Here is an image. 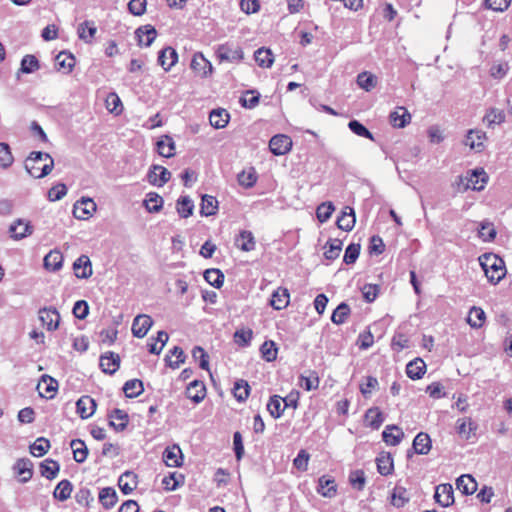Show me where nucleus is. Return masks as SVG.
I'll list each match as a JSON object with an SVG mask.
<instances>
[{"instance_id":"c9c22d12","label":"nucleus","mask_w":512,"mask_h":512,"mask_svg":"<svg viewBox=\"0 0 512 512\" xmlns=\"http://www.w3.org/2000/svg\"><path fill=\"white\" fill-rule=\"evenodd\" d=\"M230 115L225 109H216L211 111L209 121L212 127L216 129L225 128L229 122Z\"/></svg>"},{"instance_id":"6ab92c4d","label":"nucleus","mask_w":512,"mask_h":512,"mask_svg":"<svg viewBox=\"0 0 512 512\" xmlns=\"http://www.w3.org/2000/svg\"><path fill=\"white\" fill-rule=\"evenodd\" d=\"M138 476L132 471H125L118 479V486L125 495L131 494L137 487Z\"/></svg>"},{"instance_id":"0e129e2a","label":"nucleus","mask_w":512,"mask_h":512,"mask_svg":"<svg viewBox=\"0 0 512 512\" xmlns=\"http://www.w3.org/2000/svg\"><path fill=\"white\" fill-rule=\"evenodd\" d=\"M409 501L407 490L404 487L396 486L391 496V504L397 508L403 507Z\"/></svg>"},{"instance_id":"4be33fe9","label":"nucleus","mask_w":512,"mask_h":512,"mask_svg":"<svg viewBox=\"0 0 512 512\" xmlns=\"http://www.w3.org/2000/svg\"><path fill=\"white\" fill-rule=\"evenodd\" d=\"M186 396L194 403H200L206 396V387L202 381L194 380L186 388Z\"/></svg>"},{"instance_id":"4d7b16f0","label":"nucleus","mask_w":512,"mask_h":512,"mask_svg":"<svg viewBox=\"0 0 512 512\" xmlns=\"http://www.w3.org/2000/svg\"><path fill=\"white\" fill-rule=\"evenodd\" d=\"M299 385L301 388L310 391L316 389L319 385V377L317 372L308 371V374H302L299 379Z\"/></svg>"},{"instance_id":"69168bd1","label":"nucleus","mask_w":512,"mask_h":512,"mask_svg":"<svg viewBox=\"0 0 512 512\" xmlns=\"http://www.w3.org/2000/svg\"><path fill=\"white\" fill-rule=\"evenodd\" d=\"M282 397L278 395H274L270 398L268 404H267V410L269 411L270 415L277 419L279 418L283 412H284V406L282 407Z\"/></svg>"},{"instance_id":"774afa93","label":"nucleus","mask_w":512,"mask_h":512,"mask_svg":"<svg viewBox=\"0 0 512 512\" xmlns=\"http://www.w3.org/2000/svg\"><path fill=\"white\" fill-rule=\"evenodd\" d=\"M14 162L11 149L7 143H0V167L8 169Z\"/></svg>"},{"instance_id":"338daca9","label":"nucleus","mask_w":512,"mask_h":512,"mask_svg":"<svg viewBox=\"0 0 512 512\" xmlns=\"http://www.w3.org/2000/svg\"><path fill=\"white\" fill-rule=\"evenodd\" d=\"M40 68L38 59L34 55H25L21 60L20 71L22 73H32Z\"/></svg>"},{"instance_id":"2f4dec72","label":"nucleus","mask_w":512,"mask_h":512,"mask_svg":"<svg viewBox=\"0 0 512 512\" xmlns=\"http://www.w3.org/2000/svg\"><path fill=\"white\" fill-rule=\"evenodd\" d=\"M383 440L386 444L391 446H396L400 443L402 438L404 437L403 431L395 426V425H388L383 433H382Z\"/></svg>"},{"instance_id":"7ed1b4c3","label":"nucleus","mask_w":512,"mask_h":512,"mask_svg":"<svg viewBox=\"0 0 512 512\" xmlns=\"http://www.w3.org/2000/svg\"><path fill=\"white\" fill-rule=\"evenodd\" d=\"M215 54L220 63H240L244 59L242 48L229 42L218 45Z\"/></svg>"},{"instance_id":"e433bc0d","label":"nucleus","mask_w":512,"mask_h":512,"mask_svg":"<svg viewBox=\"0 0 512 512\" xmlns=\"http://www.w3.org/2000/svg\"><path fill=\"white\" fill-rule=\"evenodd\" d=\"M425 371H426V364L420 358H416V359L410 361L406 366L407 376L414 380L422 378Z\"/></svg>"},{"instance_id":"b1692460","label":"nucleus","mask_w":512,"mask_h":512,"mask_svg":"<svg viewBox=\"0 0 512 512\" xmlns=\"http://www.w3.org/2000/svg\"><path fill=\"white\" fill-rule=\"evenodd\" d=\"M178 55L174 48H163L158 55V63L165 71H169L177 62Z\"/></svg>"},{"instance_id":"0eeeda50","label":"nucleus","mask_w":512,"mask_h":512,"mask_svg":"<svg viewBox=\"0 0 512 512\" xmlns=\"http://www.w3.org/2000/svg\"><path fill=\"white\" fill-rule=\"evenodd\" d=\"M191 68L196 74L203 78L210 76L213 72V66L211 62L207 60L200 52L193 55Z\"/></svg>"},{"instance_id":"4c0bfd02","label":"nucleus","mask_w":512,"mask_h":512,"mask_svg":"<svg viewBox=\"0 0 512 512\" xmlns=\"http://www.w3.org/2000/svg\"><path fill=\"white\" fill-rule=\"evenodd\" d=\"M117 500L118 497L114 488L105 487L100 490L99 501L106 510L113 508L117 503Z\"/></svg>"},{"instance_id":"5701e85b","label":"nucleus","mask_w":512,"mask_h":512,"mask_svg":"<svg viewBox=\"0 0 512 512\" xmlns=\"http://www.w3.org/2000/svg\"><path fill=\"white\" fill-rule=\"evenodd\" d=\"M390 123L395 128H404L411 121V115L405 107L399 106L389 116Z\"/></svg>"},{"instance_id":"473e14b6","label":"nucleus","mask_w":512,"mask_h":512,"mask_svg":"<svg viewBox=\"0 0 512 512\" xmlns=\"http://www.w3.org/2000/svg\"><path fill=\"white\" fill-rule=\"evenodd\" d=\"M431 447V439L427 433L420 432L413 440V449L417 454L426 455L431 450Z\"/></svg>"},{"instance_id":"9d476101","label":"nucleus","mask_w":512,"mask_h":512,"mask_svg":"<svg viewBox=\"0 0 512 512\" xmlns=\"http://www.w3.org/2000/svg\"><path fill=\"white\" fill-rule=\"evenodd\" d=\"M153 324V320L149 315H137L132 323V334L134 337L143 338L147 335Z\"/></svg>"},{"instance_id":"3c124183","label":"nucleus","mask_w":512,"mask_h":512,"mask_svg":"<svg viewBox=\"0 0 512 512\" xmlns=\"http://www.w3.org/2000/svg\"><path fill=\"white\" fill-rule=\"evenodd\" d=\"M186 356L182 348L175 346L172 350H170V355H166L165 362L167 366L176 369L180 366V364L184 363Z\"/></svg>"},{"instance_id":"13d9d810","label":"nucleus","mask_w":512,"mask_h":512,"mask_svg":"<svg viewBox=\"0 0 512 512\" xmlns=\"http://www.w3.org/2000/svg\"><path fill=\"white\" fill-rule=\"evenodd\" d=\"M376 463H377V470L381 475L387 476V475L391 474V472L393 470V459L389 453L381 454L376 459Z\"/></svg>"},{"instance_id":"c85d7f7f","label":"nucleus","mask_w":512,"mask_h":512,"mask_svg":"<svg viewBox=\"0 0 512 512\" xmlns=\"http://www.w3.org/2000/svg\"><path fill=\"white\" fill-rule=\"evenodd\" d=\"M456 487L464 495H472L477 490V482L471 475L464 474L456 479Z\"/></svg>"},{"instance_id":"412c9836","label":"nucleus","mask_w":512,"mask_h":512,"mask_svg":"<svg viewBox=\"0 0 512 512\" xmlns=\"http://www.w3.org/2000/svg\"><path fill=\"white\" fill-rule=\"evenodd\" d=\"M465 180H466V184H465V188L466 189H473V190H477V191H480L484 188L486 182H487V177H486V173L484 172V170H473L471 171L468 176L465 177Z\"/></svg>"},{"instance_id":"39448f33","label":"nucleus","mask_w":512,"mask_h":512,"mask_svg":"<svg viewBox=\"0 0 512 512\" xmlns=\"http://www.w3.org/2000/svg\"><path fill=\"white\" fill-rule=\"evenodd\" d=\"M39 320L49 331H55L59 327L60 314L55 307H43L38 311Z\"/></svg>"},{"instance_id":"2eb2a0df","label":"nucleus","mask_w":512,"mask_h":512,"mask_svg":"<svg viewBox=\"0 0 512 512\" xmlns=\"http://www.w3.org/2000/svg\"><path fill=\"white\" fill-rule=\"evenodd\" d=\"M135 36L139 46L149 47L157 36L156 29L150 25H143L136 29Z\"/></svg>"},{"instance_id":"37998d69","label":"nucleus","mask_w":512,"mask_h":512,"mask_svg":"<svg viewBox=\"0 0 512 512\" xmlns=\"http://www.w3.org/2000/svg\"><path fill=\"white\" fill-rule=\"evenodd\" d=\"M163 198L156 192H149L144 200V206L150 213H157L163 207Z\"/></svg>"},{"instance_id":"c756f323","label":"nucleus","mask_w":512,"mask_h":512,"mask_svg":"<svg viewBox=\"0 0 512 512\" xmlns=\"http://www.w3.org/2000/svg\"><path fill=\"white\" fill-rule=\"evenodd\" d=\"M55 66L68 74L75 66V57L70 52L62 51L55 57Z\"/></svg>"},{"instance_id":"a211bd4d","label":"nucleus","mask_w":512,"mask_h":512,"mask_svg":"<svg viewBox=\"0 0 512 512\" xmlns=\"http://www.w3.org/2000/svg\"><path fill=\"white\" fill-rule=\"evenodd\" d=\"M162 458L168 467H180L183 461L182 452L178 445L168 446L164 450Z\"/></svg>"},{"instance_id":"603ef678","label":"nucleus","mask_w":512,"mask_h":512,"mask_svg":"<svg viewBox=\"0 0 512 512\" xmlns=\"http://www.w3.org/2000/svg\"><path fill=\"white\" fill-rule=\"evenodd\" d=\"M123 391L128 398L138 397L143 393V382L139 379H131L125 382Z\"/></svg>"},{"instance_id":"5fc2aeb1","label":"nucleus","mask_w":512,"mask_h":512,"mask_svg":"<svg viewBox=\"0 0 512 512\" xmlns=\"http://www.w3.org/2000/svg\"><path fill=\"white\" fill-rule=\"evenodd\" d=\"M105 106L109 112L114 113L115 115H119L123 111L121 99L115 92H110L107 95L105 99Z\"/></svg>"},{"instance_id":"bb28decb","label":"nucleus","mask_w":512,"mask_h":512,"mask_svg":"<svg viewBox=\"0 0 512 512\" xmlns=\"http://www.w3.org/2000/svg\"><path fill=\"white\" fill-rule=\"evenodd\" d=\"M290 295L286 288L278 287L271 295L270 305L275 310H281L289 304Z\"/></svg>"},{"instance_id":"6e6d98bb","label":"nucleus","mask_w":512,"mask_h":512,"mask_svg":"<svg viewBox=\"0 0 512 512\" xmlns=\"http://www.w3.org/2000/svg\"><path fill=\"white\" fill-rule=\"evenodd\" d=\"M250 393V386L246 380L240 379L234 383L233 394L237 401L244 402Z\"/></svg>"},{"instance_id":"a18cd8bd","label":"nucleus","mask_w":512,"mask_h":512,"mask_svg":"<svg viewBox=\"0 0 512 512\" xmlns=\"http://www.w3.org/2000/svg\"><path fill=\"white\" fill-rule=\"evenodd\" d=\"M59 470V463L52 459H46L40 465L41 475L47 478L48 480L54 479L59 473Z\"/></svg>"},{"instance_id":"1a4fd4ad","label":"nucleus","mask_w":512,"mask_h":512,"mask_svg":"<svg viewBox=\"0 0 512 512\" xmlns=\"http://www.w3.org/2000/svg\"><path fill=\"white\" fill-rule=\"evenodd\" d=\"M291 146V138L282 134L273 136L269 142L270 151L277 156L286 154L291 149Z\"/></svg>"},{"instance_id":"f8f14e48","label":"nucleus","mask_w":512,"mask_h":512,"mask_svg":"<svg viewBox=\"0 0 512 512\" xmlns=\"http://www.w3.org/2000/svg\"><path fill=\"white\" fill-rule=\"evenodd\" d=\"M434 498L443 507H449L454 502L453 487L451 484H440L435 489Z\"/></svg>"},{"instance_id":"f704fd0d","label":"nucleus","mask_w":512,"mask_h":512,"mask_svg":"<svg viewBox=\"0 0 512 512\" xmlns=\"http://www.w3.org/2000/svg\"><path fill=\"white\" fill-rule=\"evenodd\" d=\"M356 222L355 212L351 207H345L342 215L337 219V226L343 231H350L353 229Z\"/></svg>"},{"instance_id":"72a5a7b5","label":"nucleus","mask_w":512,"mask_h":512,"mask_svg":"<svg viewBox=\"0 0 512 512\" xmlns=\"http://www.w3.org/2000/svg\"><path fill=\"white\" fill-rule=\"evenodd\" d=\"M158 153L165 157L171 158L175 155V142L171 136L164 135L157 141Z\"/></svg>"},{"instance_id":"c03bdc74","label":"nucleus","mask_w":512,"mask_h":512,"mask_svg":"<svg viewBox=\"0 0 512 512\" xmlns=\"http://www.w3.org/2000/svg\"><path fill=\"white\" fill-rule=\"evenodd\" d=\"M96 32L97 28L92 21H84L78 26V36L86 43L92 42Z\"/></svg>"},{"instance_id":"4468645a","label":"nucleus","mask_w":512,"mask_h":512,"mask_svg":"<svg viewBox=\"0 0 512 512\" xmlns=\"http://www.w3.org/2000/svg\"><path fill=\"white\" fill-rule=\"evenodd\" d=\"M14 472L20 476L21 483L28 482L33 476V463L28 458H20L13 466Z\"/></svg>"},{"instance_id":"09e8293b","label":"nucleus","mask_w":512,"mask_h":512,"mask_svg":"<svg viewBox=\"0 0 512 512\" xmlns=\"http://www.w3.org/2000/svg\"><path fill=\"white\" fill-rule=\"evenodd\" d=\"M218 201L214 196L203 195L201 201L200 213L204 216H212L217 213Z\"/></svg>"},{"instance_id":"cd10ccee","label":"nucleus","mask_w":512,"mask_h":512,"mask_svg":"<svg viewBox=\"0 0 512 512\" xmlns=\"http://www.w3.org/2000/svg\"><path fill=\"white\" fill-rule=\"evenodd\" d=\"M63 260V255L59 250H51L44 257V268L48 271L56 272L62 268Z\"/></svg>"},{"instance_id":"a19ab883","label":"nucleus","mask_w":512,"mask_h":512,"mask_svg":"<svg viewBox=\"0 0 512 512\" xmlns=\"http://www.w3.org/2000/svg\"><path fill=\"white\" fill-rule=\"evenodd\" d=\"M477 426L471 418L458 419L457 421V432L458 434L468 440L474 435Z\"/></svg>"},{"instance_id":"49530a36","label":"nucleus","mask_w":512,"mask_h":512,"mask_svg":"<svg viewBox=\"0 0 512 512\" xmlns=\"http://www.w3.org/2000/svg\"><path fill=\"white\" fill-rule=\"evenodd\" d=\"M384 421L382 412L378 408H370L365 413V425L378 429Z\"/></svg>"},{"instance_id":"f257e3e1","label":"nucleus","mask_w":512,"mask_h":512,"mask_svg":"<svg viewBox=\"0 0 512 512\" xmlns=\"http://www.w3.org/2000/svg\"><path fill=\"white\" fill-rule=\"evenodd\" d=\"M24 167L31 177L40 179L51 173L54 160L49 153L33 151L25 159Z\"/></svg>"},{"instance_id":"f03ea898","label":"nucleus","mask_w":512,"mask_h":512,"mask_svg":"<svg viewBox=\"0 0 512 512\" xmlns=\"http://www.w3.org/2000/svg\"><path fill=\"white\" fill-rule=\"evenodd\" d=\"M479 263L489 282L492 284H497L506 275L505 263L496 254H483L479 257Z\"/></svg>"},{"instance_id":"aec40b11","label":"nucleus","mask_w":512,"mask_h":512,"mask_svg":"<svg viewBox=\"0 0 512 512\" xmlns=\"http://www.w3.org/2000/svg\"><path fill=\"white\" fill-rule=\"evenodd\" d=\"M100 367L106 374H114L120 367V357L114 352H108L100 357Z\"/></svg>"},{"instance_id":"f3484780","label":"nucleus","mask_w":512,"mask_h":512,"mask_svg":"<svg viewBox=\"0 0 512 512\" xmlns=\"http://www.w3.org/2000/svg\"><path fill=\"white\" fill-rule=\"evenodd\" d=\"M486 140V133L479 129H470L467 132L464 144L469 146L471 149L478 152L484 148V141Z\"/></svg>"},{"instance_id":"de8ad7c7","label":"nucleus","mask_w":512,"mask_h":512,"mask_svg":"<svg viewBox=\"0 0 512 512\" xmlns=\"http://www.w3.org/2000/svg\"><path fill=\"white\" fill-rule=\"evenodd\" d=\"M184 479V475L177 472H171L162 479L163 488L166 491H174L184 484Z\"/></svg>"},{"instance_id":"a878e982","label":"nucleus","mask_w":512,"mask_h":512,"mask_svg":"<svg viewBox=\"0 0 512 512\" xmlns=\"http://www.w3.org/2000/svg\"><path fill=\"white\" fill-rule=\"evenodd\" d=\"M58 388V382L49 375H43L41 377V381L38 384V389H43V391H39L40 396L45 397L47 399H52L55 395V392Z\"/></svg>"},{"instance_id":"bf43d9fd","label":"nucleus","mask_w":512,"mask_h":512,"mask_svg":"<svg viewBox=\"0 0 512 512\" xmlns=\"http://www.w3.org/2000/svg\"><path fill=\"white\" fill-rule=\"evenodd\" d=\"M324 256L328 260H334L339 257L342 251V242L339 239H331L325 245Z\"/></svg>"},{"instance_id":"6e6552de","label":"nucleus","mask_w":512,"mask_h":512,"mask_svg":"<svg viewBox=\"0 0 512 512\" xmlns=\"http://www.w3.org/2000/svg\"><path fill=\"white\" fill-rule=\"evenodd\" d=\"M9 233L14 240H21L33 233V226L30 221L19 218L10 225Z\"/></svg>"},{"instance_id":"ea45409f","label":"nucleus","mask_w":512,"mask_h":512,"mask_svg":"<svg viewBox=\"0 0 512 512\" xmlns=\"http://www.w3.org/2000/svg\"><path fill=\"white\" fill-rule=\"evenodd\" d=\"M256 63L262 68H270L274 63V56L270 49L261 47L254 52Z\"/></svg>"},{"instance_id":"e2e57ef3","label":"nucleus","mask_w":512,"mask_h":512,"mask_svg":"<svg viewBox=\"0 0 512 512\" xmlns=\"http://www.w3.org/2000/svg\"><path fill=\"white\" fill-rule=\"evenodd\" d=\"M377 83V78L370 72H362L357 76V84L363 90L371 91Z\"/></svg>"},{"instance_id":"ddd939ff","label":"nucleus","mask_w":512,"mask_h":512,"mask_svg":"<svg viewBox=\"0 0 512 512\" xmlns=\"http://www.w3.org/2000/svg\"><path fill=\"white\" fill-rule=\"evenodd\" d=\"M96 407V401L88 395L80 397L76 402L77 413L82 419L90 418L95 413Z\"/></svg>"},{"instance_id":"9b49d317","label":"nucleus","mask_w":512,"mask_h":512,"mask_svg":"<svg viewBox=\"0 0 512 512\" xmlns=\"http://www.w3.org/2000/svg\"><path fill=\"white\" fill-rule=\"evenodd\" d=\"M109 426L114 428L115 431L121 432L125 430L129 423L128 414L119 408L113 409L109 414Z\"/></svg>"},{"instance_id":"79ce46f5","label":"nucleus","mask_w":512,"mask_h":512,"mask_svg":"<svg viewBox=\"0 0 512 512\" xmlns=\"http://www.w3.org/2000/svg\"><path fill=\"white\" fill-rule=\"evenodd\" d=\"M73 490L72 483L67 480H61L54 489L53 497L59 501H66L70 498Z\"/></svg>"},{"instance_id":"423d86ee","label":"nucleus","mask_w":512,"mask_h":512,"mask_svg":"<svg viewBox=\"0 0 512 512\" xmlns=\"http://www.w3.org/2000/svg\"><path fill=\"white\" fill-rule=\"evenodd\" d=\"M147 177L150 184L162 187L170 180L171 172L161 165H152Z\"/></svg>"},{"instance_id":"20e7f679","label":"nucleus","mask_w":512,"mask_h":512,"mask_svg":"<svg viewBox=\"0 0 512 512\" xmlns=\"http://www.w3.org/2000/svg\"><path fill=\"white\" fill-rule=\"evenodd\" d=\"M97 205L92 198L82 197L73 206V215L79 220H88L96 212Z\"/></svg>"},{"instance_id":"58836bf2","label":"nucleus","mask_w":512,"mask_h":512,"mask_svg":"<svg viewBox=\"0 0 512 512\" xmlns=\"http://www.w3.org/2000/svg\"><path fill=\"white\" fill-rule=\"evenodd\" d=\"M70 447L73 451V459L77 463H83L88 456V448L85 442L81 439H73L70 442Z\"/></svg>"},{"instance_id":"7c9ffc66","label":"nucleus","mask_w":512,"mask_h":512,"mask_svg":"<svg viewBox=\"0 0 512 512\" xmlns=\"http://www.w3.org/2000/svg\"><path fill=\"white\" fill-rule=\"evenodd\" d=\"M505 113L503 110L492 107L489 108L483 117V123L488 128H494L496 125H500L505 121Z\"/></svg>"},{"instance_id":"052dcab7","label":"nucleus","mask_w":512,"mask_h":512,"mask_svg":"<svg viewBox=\"0 0 512 512\" xmlns=\"http://www.w3.org/2000/svg\"><path fill=\"white\" fill-rule=\"evenodd\" d=\"M49 448V440L44 437H39L30 445V453L35 457H42L48 452Z\"/></svg>"},{"instance_id":"864d4df0","label":"nucleus","mask_w":512,"mask_h":512,"mask_svg":"<svg viewBox=\"0 0 512 512\" xmlns=\"http://www.w3.org/2000/svg\"><path fill=\"white\" fill-rule=\"evenodd\" d=\"M204 279L213 287L220 288L224 283V274L221 270L211 268L204 272Z\"/></svg>"},{"instance_id":"8fccbe9b","label":"nucleus","mask_w":512,"mask_h":512,"mask_svg":"<svg viewBox=\"0 0 512 512\" xmlns=\"http://www.w3.org/2000/svg\"><path fill=\"white\" fill-rule=\"evenodd\" d=\"M176 210L180 217L188 218L193 214L194 202L189 196H181L177 200Z\"/></svg>"},{"instance_id":"680f3d73","label":"nucleus","mask_w":512,"mask_h":512,"mask_svg":"<svg viewBox=\"0 0 512 512\" xmlns=\"http://www.w3.org/2000/svg\"><path fill=\"white\" fill-rule=\"evenodd\" d=\"M485 321V312L479 307H472L469 311L467 322L473 328L482 327Z\"/></svg>"},{"instance_id":"dca6fc26","label":"nucleus","mask_w":512,"mask_h":512,"mask_svg":"<svg viewBox=\"0 0 512 512\" xmlns=\"http://www.w3.org/2000/svg\"><path fill=\"white\" fill-rule=\"evenodd\" d=\"M75 276L79 279H87L92 275V264L87 255H80L73 263Z\"/></svg>"},{"instance_id":"393cba45","label":"nucleus","mask_w":512,"mask_h":512,"mask_svg":"<svg viewBox=\"0 0 512 512\" xmlns=\"http://www.w3.org/2000/svg\"><path fill=\"white\" fill-rule=\"evenodd\" d=\"M235 245L244 252H250L255 249L256 241L251 231L242 230L235 238Z\"/></svg>"}]
</instances>
